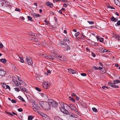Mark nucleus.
<instances>
[{"mask_svg": "<svg viewBox=\"0 0 120 120\" xmlns=\"http://www.w3.org/2000/svg\"><path fill=\"white\" fill-rule=\"evenodd\" d=\"M120 82L119 81V80H114L113 81V82Z\"/></svg>", "mask_w": 120, "mask_h": 120, "instance_id": "e2e57ef3", "label": "nucleus"}, {"mask_svg": "<svg viewBox=\"0 0 120 120\" xmlns=\"http://www.w3.org/2000/svg\"><path fill=\"white\" fill-rule=\"evenodd\" d=\"M98 40L101 42H102L103 41V39L102 38H100Z\"/></svg>", "mask_w": 120, "mask_h": 120, "instance_id": "4c0bfd02", "label": "nucleus"}, {"mask_svg": "<svg viewBox=\"0 0 120 120\" xmlns=\"http://www.w3.org/2000/svg\"><path fill=\"white\" fill-rule=\"evenodd\" d=\"M18 76H16L13 77L12 78V80L14 82H18V81L17 80Z\"/></svg>", "mask_w": 120, "mask_h": 120, "instance_id": "2eb2a0df", "label": "nucleus"}, {"mask_svg": "<svg viewBox=\"0 0 120 120\" xmlns=\"http://www.w3.org/2000/svg\"><path fill=\"white\" fill-rule=\"evenodd\" d=\"M35 89L36 90L39 92H40L41 91V89L38 87H36L35 88Z\"/></svg>", "mask_w": 120, "mask_h": 120, "instance_id": "72a5a7b5", "label": "nucleus"}, {"mask_svg": "<svg viewBox=\"0 0 120 120\" xmlns=\"http://www.w3.org/2000/svg\"><path fill=\"white\" fill-rule=\"evenodd\" d=\"M48 102L49 106L56 107L58 106L57 102L52 99H49L48 100Z\"/></svg>", "mask_w": 120, "mask_h": 120, "instance_id": "20e7f679", "label": "nucleus"}, {"mask_svg": "<svg viewBox=\"0 0 120 120\" xmlns=\"http://www.w3.org/2000/svg\"><path fill=\"white\" fill-rule=\"evenodd\" d=\"M27 18L28 19V20L30 21L31 22L34 21V20L32 19L31 17L30 16H27Z\"/></svg>", "mask_w": 120, "mask_h": 120, "instance_id": "393cba45", "label": "nucleus"}, {"mask_svg": "<svg viewBox=\"0 0 120 120\" xmlns=\"http://www.w3.org/2000/svg\"><path fill=\"white\" fill-rule=\"evenodd\" d=\"M102 69V68L101 67H99L98 68V69L99 70H100V69Z\"/></svg>", "mask_w": 120, "mask_h": 120, "instance_id": "338daca9", "label": "nucleus"}, {"mask_svg": "<svg viewBox=\"0 0 120 120\" xmlns=\"http://www.w3.org/2000/svg\"><path fill=\"white\" fill-rule=\"evenodd\" d=\"M108 8H110V9H115V8H114L111 6H110L109 5L108 6Z\"/></svg>", "mask_w": 120, "mask_h": 120, "instance_id": "a19ab883", "label": "nucleus"}, {"mask_svg": "<svg viewBox=\"0 0 120 120\" xmlns=\"http://www.w3.org/2000/svg\"><path fill=\"white\" fill-rule=\"evenodd\" d=\"M11 101L12 102L14 103H15L17 102L16 101V100L13 99H12Z\"/></svg>", "mask_w": 120, "mask_h": 120, "instance_id": "58836bf2", "label": "nucleus"}, {"mask_svg": "<svg viewBox=\"0 0 120 120\" xmlns=\"http://www.w3.org/2000/svg\"><path fill=\"white\" fill-rule=\"evenodd\" d=\"M32 16L33 18H37L38 17H40L41 16L38 14H36L35 13H33L32 14Z\"/></svg>", "mask_w": 120, "mask_h": 120, "instance_id": "ddd939ff", "label": "nucleus"}, {"mask_svg": "<svg viewBox=\"0 0 120 120\" xmlns=\"http://www.w3.org/2000/svg\"><path fill=\"white\" fill-rule=\"evenodd\" d=\"M71 95H72L71 96L72 97L75 96L76 97V96H77L74 93H72L71 94Z\"/></svg>", "mask_w": 120, "mask_h": 120, "instance_id": "4d7b16f0", "label": "nucleus"}, {"mask_svg": "<svg viewBox=\"0 0 120 120\" xmlns=\"http://www.w3.org/2000/svg\"><path fill=\"white\" fill-rule=\"evenodd\" d=\"M81 75L82 76H85L86 75V73H81Z\"/></svg>", "mask_w": 120, "mask_h": 120, "instance_id": "c03bdc74", "label": "nucleus"}, {"mask_svg": "<svg viewBox=\"0 0 120 120\" xmlns=\"http://www.w3.org/2000/svg\"><path fill=\"white\" fill-rule=\"evenodd\" d=\"M80 33L79 32H77L75 34V36L76 37H77L79 34Z\"/></svg>", "mask_w": 120, "mask_h": 120, "instance_id": "2f4dec72", "label": "nucleus"}, {"mask_svg": "<svg viewBox=\"0 0 120 120\" xmlns=\"http://www.w3.org/2000/svg\"><path fill=\"white\" fill-rule=\"evenodd\" d=\"M92 110L93 111L95 112H97L98 111L97 109L95 107L93 108Z\"/></svg>", "mask_w": 120, "mask_h": 120, "instance_id": "7c9ffc66", "label": "nucleus"}, {"mask_svg": "<svg viewBox=\"0 0 120 120\" xmlns=\"http://www.w3.org/2000/svg\"><path fill=\"white\" fill-rule=\"evenodd\" d=\"M52 56V57L57 58L58 55L56 54L53 52L51 54Z\"/></svg>", "mask_w": 120, "mask_h": 120, "instance_id": "6ab92c4d", "label": "nucleus"}, {"mask_svg": "<svg viewBox=\"0 0 120 120\" xmlns=\"http://www.w3.org/2000/svg\"><path fill=\"white\" fill-rule=\"evenodd\" d=\"M4 46L1 42H0V48H2Z\"/></svg>", "mask_w": 120, "mask_h": 120, "instance_id": "a18cd8bd", "label": "nucleus"}, {"mask_svg": "<svg viewBox=\"0 0 120 120\" xmlns=\"http://www.w3.org/2000/svg\"><path fill=\"white\" fill-rule=\"evenodd\" d=\"M100 51L101 52H104V49H99Z\"/></svg>", "mask_w": 120, "mask_h": 120, "instance_id": "8fccbe9b", "label": "nucleus"}, {"mask_svg": "<svg viewBox=\"0 0 120 120\" xmlns=\"http://www.w3.org/2000/svg\"><path fill=\"white\" fill-rule=\"evenodd\" d=\"M19 98L20 100H21L23 102H25V100L21 96H19L18 97Z\"/></svg>", "mask_w": 120, "mask_h": 120, "instance_id": "bb28decb", "label": "nucleus"}, {"mask_svg": "<svg viewBox=\"0 0 120 120\" xmlns=\"http://www.w3.org/2000/svg\"><path fill=\"white\" fill-rule=\"evenodd\" d=\"M6 88L7 89L8 88L9 90H10L11 88L8 85H7V86H6Z\"/></svg>", "mask_w": 120, "mask_h": 120, "instance_id": "680f3d73", "label": "nucleus"}, {"mask_svg": "<svg viewBox=\"0 0 120 120\" xmlns=\"http://www.w3.org/2000/svg\"><path fill=\"white\" fill-rule=\"evenodd\" d=\"M14 89L17 92H19L20 91V90L19 89L17 88H15Z\"/></svg>", "mask_w": 120, "mask_h": 120, "instance_id": "ea45409f", "label": "nucleus"}, {"mask_svg": "<svg viewBox=\"0 0 120 120\" xmlns=\"http://www.w3.org/2000/svg\"><path fill=\"white\" fill-rule=\"evenodd\" d=\"M69 100L73 101L74 102H75V100L73 98L71 97H69Z\"/></svg>", "mask_w": 120, "mask_h": 120, "instance_id": "c756f323", "label": "nucleus"}, {"mask_svg": "<svg viewBox=\"0 0 120 120\" xmlns=\"http://www.w3.org/2000/svg\"><path fill=\"white\" fill-rule=\"evenodd\" d=\"M69 114V115H70V116H71V117H72L73 116V113H69L68 114Z\"/></svg>", "mask_w": 120, "mask_h": 120, "instance_id": "de8ad7c7", "label": "nucleus"}, {"mask_svg": "<svg viewBox=\"0 0 120 120\" xmlns=\"http://www.w3.org/2000/svg\"><path fill=\"white\" fill-rule=\"evenodd\" d=\"M115 25L116 26H119L120 25V20L118 21L116 24Z\"/></svg>", "mask_w": 120, "mask_h": 120, "instance_id": "473e14b6", "label": "nucleus"}, {"mask_svg": "<svg viewBox=\"0 0 120 120\" xmlns=\"http://www.w3.org/2000/svg\"><path fill=\"white\" fill-rule=\"evenodd\" d=\"M26 63L29 65H31L33 64L32 59L30 57H28L26 58Z\"/></svg>", "mask_w": 120, "mask_h": 120, "instance_id": "39448f33", "label": "nucleus"}, {"mask_svg": "<svg viewBox=\"0 0 120 120\" xmlns=\"http://www.w3.org/2000/svg\"><path fill=\"white\" fill-rule=\"evenodd\" d=\"M98 44L97 43H95L94 44V45L95 46H98Z\"/></svg>", "mask_w": 120, "mask_h": 120, "instance_id": "13d9d810", "label": "nucleus"}, {"mask_svg": "<svg viewBox=\"0 0 120 120\" xmlns=\"http://www.w3.org/2000/svg\"><path fill=\"white\" fill-rule=\"evenodd\" d=\"M6 72L3 69H0V75L3 76L5 74Z\"/></svg>", "mask_w": 120, "mask_h": 120, "instance_id": "f8f14e48", "label": "nucleus"}, {"mask_svg": "<svg viewBox=\"0 0 120 120\" xmlns=\"http://www.w3.org/2000/svg\"><path fill=\"white\" fill-rule=\"evenodd\" d=\"M99 64L101 66H103V64H102L101 62H99Z\"/></svg>", "mask_w": 120, "mask_h": 120, "instance_id": "774afa93", "label": "nucleus"}, {"mask_svg": "<svg viewBox=\"0 0 120 120\" xmlns=\"http://www.w3.org/2000/svg\"><path fill=\"white\" fill-rule=\"evenodd\" d=\"M62 119L60 117L58 116H55L54 118V120H62Z\"/></svg>", "mask_w": 120, "mask_h": 120, "instance_id": "a878e982", "label": "nucleus"}, {"mask_svg": "<svg viewBox=\"0 0 120 120\" xmlns=\"http://www.w3.org/2000/svg\"><path fill=\"white\" fill-rule=\"evenodd\" d=\"M19 58L20 59V62L22 63H23L24 62V61L23 60V59L21 57H19Z\"/></svg>", "mask_w": 120, "mask_h": 120, "instance_id": "37998d69", "label": "nucleus"}, {"mask_svg": "<svg viewBox=\"0 0 120 120\" xmlns=\"http://www.w3.org/2000/svg\"><path fill=\"white\" fill-rule=\"evenodd\" d=\"M71 109L73 110H76V108L75 106L73 104H69V109Z\"/></svg>", "mask_w": 120, "mask_h": 120, "instance_id": "1a4fd4ad", "label": "nucleus"}, {"mask_svg": "<svg viewBox=\"0 0 120 120\" xmlns=\"http://www.w3.org/2000/svg\"><path fill=\"white\" fill-rule=\"evenodd\" d=\"M46 4L47 5L51 8L52 7L53 5L52 4L49 2L46 3Z\"/></svg>", "mask_w": 120, "mask_h": 120, "instance_id": "a211bd4d", "label": "nucleus"}, {"mask_svg": "<svg viewBox=\"0 0 120 120\" xmlns=\"http://www.w3.org/2000/svg\"><path fill=\"white\" fill-rule=\"evenodd\" d=\"M66 45V46L67 47V49H70V47H69V45Z\"/></svg>", "mask_w": 120, "mask_h": 120, "instance_id": "0e129e2a", "label": "nucleus"}, {"mask_svg": "<svg viewBox=\"0 0 120 120\" xmlns=\"http://www.w3.org/2000/svg\"><path fill=\"white\" fill-rule=\"evenodd\" d=\"M1 3L0 4V8H6L7 9H11V7L9 4V3L8 2L3 0H1Z\"/></svg>", "mask_w": 120, "mask_h": 120, "instance_id": "f03ea898", "label": "nucleus"}, {"mask_svg": "<svg viewBox=\"0 0 120 120\" xmlns=\"http://www.w3.org/2000/svg\"><path fill=\"white\" fill-rule=\"evenodd\" d=\"M19 118L20 119L22 120L23 118V117L21 115H19L18 116Z\"/></svg>", "mask_w": 120, "mask_h": 120, "instance_id": "09e8293b", "label": "nucleus"}, {"mask_svg": "<svg viewBox=\"0 0 120 120\" xmlns=\"http://www.w3.org/2000/svg\"><path fill=\"white\" fill-rule=\"evenodd\" d=\"M39 103L40 105L43 109L45 110H48L50 108L48 102L40 101L39 102Z\"/></svg>", "mask_w": 120, "mask_h": 120, "instance_id": "7ed1b4c3", "label": "nucleus"}, {"mask_svg": "<svg viewBox=\"0 0 120 120\" xmlns=\"http://www.w3.org/2000/svg\"><path fill=\"white\" fill-rule=\"evenodd\" d=\"M57 58L62 61H66L67 60V59L65 57L62 56H61L58 55Z\"/></svg>", "mask_w": 120, "mask_h": 120, "instance_id": "423d86ee", "label": "nucleus"}, {"mask_svg": "<svg viewBox=\"0 0 120 120\" xmlns=\"http://www.w3.org/2000/svg\"><path fill=\"white\" fill-rule=\"evenodd\" d=\"M20 89L21 90H22V91L23 92H25L27 93H29V92L28 90L26 88L23 87H20Z\"/></svg>", "mask_w": 120, "mask_h": 120, "instance_id": "4468645a", "label": "nucleus"}, {"mask_svg": "<svg viewBox=\"0 0 120 120\" xmlns=\"http://www.w3.org/2000/svg\"><path fill=\"white\" fill-rule=\"evenodd\" d=\"M40 56H42V57H46H46L47 56L45 54H40Z\"/></svg>", "mask_w": 120, "mask_h": 120, "instance_id": "f704fd0d", "label": "nucleus"}, {"mask_svg": "<svg viewBox=\"0 0 120 120\" xmlns=\"http://www.w3.org/2000/svg\"><path fill=\"white\" fill-rule=\"evenodd\" d=\"M63 41H64V45L65 46H66L67 45V43H68L69 42V39L68 38L67 39L66 38H65L63 40Z\"/></svg>", "mask_w": 120, "mask_h": 120, "instance_id": "9d476101", "label": "nucleus"}, {"mask_svg": "<svg viewBox=\"0 0 120 120\" xmlns=\"http://www.w3.org/2000/svg\"><path fill=\"white\" fill-rule=\"evenodd\" d=\"M33 40L35 41H38V39L36 38H34Z\"/></svg>", "mask_w": 120, "mask_h": 120, "instance_id": "bf43d9fd", "label": "nucleus"}, {"mask_svg": "<svg viewBox=\"0 0 120 120\" xmlns=\"http://www.w3.org/2000/svg\"><path fill=\"white\" fill-rule=\"evenodd\" d=\"M41 45L43 46H45V42H44L41 44Z\"/></svg>", "mask_w": 120, "mask_h": 120, "instance_id": "6e6d98bb", "label": "nucleus"}, {"mask_svg": "<svg viewBox=\"0 0 120 120\" xmlns=\"http://www.w3.org/2000/svg\"><path fill=\"white\" fill-rule=\"evenodd\" d=\"M6 113L8 114H9V115H11V116H13V114H12V113H11L10 112H6Z\"/></svg>", "mask_w": 120, "mask_h": 120, "instance_id": "3c124183", "label": "nucleus"}, {"mask_svg": "<svg viewBox=\"0 0 120 120\" xmlns=\"http://www.w3.org/2000/svg\"><path fill=\"white\" fill-rule=\"evenodd\" d=\"M18 111L19 112H21L23 111L22 109L21 108H19L18 109Z\"/></svg>", "mask_w": 120, "mask_h": 120, "instance_id": "49530a36", "label": "nucleus"}, {"mask_svg": "<svg viewBox=\"0 0 120 120\" xmlns=\"http://www.w3.org/2000/svg\"><path fill=\"white\" fill-rule=\"evenodd\" d=\"M0 61L3 63L4 64L6 63V61H7V60L5 58L4 59H1L0 60Z\"/></svg>", "mask_w": 120, "mask_h": 120, "instance_id": "aec40b11", "label": "nucleus"}, {"mask_svg": "<svg viewBox=\"0 0 120 120\" xmlns=\"http://www.w3.org/2000/svg\"><path fill=\"white\" fill-rule=\"evenodd\" d=\"M21 80V79L18 76L17 80L18 81V82H21L22 81Z\"/></svg>", "mask_w": 120, "mask_h": 120, "instance_id": "e433bc0d", "label": "nucleus"}, {"mask_svg": "<svg viewBox=\"0 0 120 120\" xmlns=\"http://www.w3.org/2000/svg\"><path fill=\"white\" fill-rule=\"evenodd\" d=\"M58 44L60 45H61V46H63L64 45V41H63V40L62 41L61 40V41H60L58 43Z\"/></svg>", "mask_w": 120, "mask_h": 120, "instance_id": "412c9836", "label": "nucleus"}, {"mask_svg": "<svg viewBox=\"0 0 120 120\" xmlns=\"http://www.w3.org/2000/svg\"><path fill=\"white\" fill-rule=\"evenodd\" d=\"M1 85H2L3 87L5 89H6V86L7 85L4 84V83H1Z\"/></svg>", "mask_w": 120, "mask_h": 120, "instance_id": "c85d7f7f", "label": "nucleus"}, {"mask_svg": "<svg viewBox=\"0 0 120 120\" xmlns=\"http://www.w3.org/2000/svg\"><path fill=\"white\" fill-rule=\"evenodd\" d=\"M43 83V86L45 89H47L50 86L48 84V83Z\"/></svg>", "mask_w": 120, "mask_h": 120, "instance_id": "6e6552de", "label": "nucleus"}, {"mask_svg": "<svg viewBox=\"0 0 120 120\" xmlns=\"http://www.w3.org/2000/svg\"><path fill=\"white\" fill-rule=\"evenodd\" d=\"M33 107H34L33 109L35 111L37 112L38 110L39 107L37 105L35 104H32Z\"/></svg>", "mask_w": 120, "mask_h": 120, "instance_id": "0eeeda50", "label": "nucleus"}, {"mask_svg": "<svg viewBox=\"0 0 120 120\" xmlns=\"http://www.w3.org/2000/svg\"><path fill=\"white\" fill-rule=\"evenodd\" d=\"M34 117L32 116H29L28 117V120H32Z\"/></svg>", "mask_w": 120, "mask_h": 120, "instance_id": "cd10ccee", "label": "nucleus"}, {"mask_svg": "<svg viewBox=\"0 0 120 120\" xmlns=\"http://www.w3.org/2000/svg\"><path fill=\"white\" fill-rule=\"evenodd\" d=\"M72 117L75 118H76L77 117V116L76 115L73 114V115Z\"/></svg>", "mask_w": 120, "mask_h": 120, "instance_id": "603ef678", "label": "nucleus"}, {"mask_svg": "<svg viewBox=\"0 0 120 120\" xmlns=\"http://www.w3.org/2000/svg\"><path fill=\"white\" fill-rule=\"evenodd\" d=\"M60 106L59 107L60 111L66 114H68L69 112L68 111L66 110V109H69V105L62 103L60 104Z\"/></svg>", "mask_w": 120, "mask_h": 120, "instance_id": "f257e3e1", "label": "nucleus"}, {"mask_svg": "<svg viewBox=\"0 0 120 120\" xmlns=\"http://www.w3.org/2000/svg\"><path fill=\"white\" fill-rule=\"evenodd\" d=\"M87 22L90 24H94V22L93 21H88Z\"/></svg>", "mask_w": 120, "mask_h": 120, "instance_id": "c9c22d12", "label": "nucleus"}, {"mask_svg": "<svg viewBox=\"0 0 120 120\" xmlns=\"http://www.w3.org/2000/svg\"><path fill=\"white\" fill-rule=\"evenodd\" d=\"M111 20L113 22H116L117 20V19H116L113 16L111 18Z\"/></svg>", "mask_w": 120, "mask_h": 120, "instance_id": "5701e85b", "label": "nucleus"}, {"mask_svg": "<svg viewBox=\"0 0 120 120\" xmlns=\"http://www.w3.org/2000/svg\"><path fill=\"white\" fill-rule=\"evenodd\" d=\"M68 71L69 73L72 74H75L76 72V71L71 69H68Z\"/></svg>", "mask_w": 120, "mask_h": 120, "instance_id": "f3484780", "label": "nucleus"}, {"mask_svg": "<svg viewBox=\"0 0 120 120\" xmlns=\"http://www.w3.org/2000/svg\"><path fill=\"white\" fill-rule=\"evenodd\" d=\"M15 10L16 11L20 12L21 11L20 9L19 8H16L15 9Z\"/></svg>", "mask_w": 120, "mask_h": 120, "instance_id": "864d4df0", "label": "nucleus"}, {"mask_svg": "<svg viewBox=\"0 0 120 120\" xmlns=\"http://www.w3.org/2000/svg\"><path fill=\"white\" fill-rule=\"evenodd\" d=\"M44 22L46 23V25H48V21H47L46 19L45 20Z\"/></svg>", "mask_w": 120, "mask_h": 120, "instance_id": "5fc2aeb1", "label": "nucleus"}, {"mask_svg": "<svg viewBox=\"0 0 120 120\" xmlns=\"http://www.w3.org/2000/svg\"><path fill=\"white\" fill-rule=\"evenodd\" d=\"M38 114L41 116L42 117H43L44 116V114L43 113L40 112L39 110L37 111V112Z\"/></svg>", "mask_w": 120, "mask_h": 120, "instance_id": "4be33fe9", "label": "nucleus"}, {"mask_svg": "<svg viewBox=\"0 0 120 120\" xmlns=\"http://www.w3.org/2000/svg\"><path fill=\"white\" fill-rule=\"evenodd\" d=\"M46 58L52 60H53L54 59V58L52 57V56L49 55H48L47 56Z\"/></svg>", "mask_w": 120, "mask_h": 120, "instance_id": "b1692460", "label": "nucleus"}, {"mask_svg": "<svg viewBox=\"0 0 120 120\" xmlns=\"http://www.w3.org/2000/svg\"><path fill=\"white\" fill-rule=\"evenodd\" d=\"M116 83H108V84L109 86H111L113 87L118 88V85H115Z\"/></svg>", "mask_w": 120, "mask_h": 120, "instance_id": "9b49d317", "label": "nucleus"}, {"mask_svg": "<svg viewBox=\"0 0 120 120\" xmlns=\"http://www.w3.org/2000/svg\"><path fill=\"white\" fill-rule=\"evenodd\" d=\"M30 35L32 36H33L35 37H36V36H37L35 34L33 33H32L31 34H30Z\"/></svg>", "mask_w": 120, "mask_h": 120, "instance_id": "79ce46f5", "label": "nucleus"}, {"mask_svg": "<svg viewBox=\"0 0 120 120\" xmlns=\"http://www.w3.org/2000/svg\"><path fill=\"white\" fill-rule=\"evenodd\" d=\"M92 56H93V57H95L96 56L95 54L93 52H92Z\"/></svg>", "mask_w": 120, "mask_h": 120, "instance_id": "052dcab7", "label": "nucleus"}, {"mask_svg": "<svg viewBox=\"0 0 120 120\" xmlns=\"http://www.w3.org/2000/svg\"><path fill=\"white\" fill-rule=\"evenodd\" d=\"M40 95L43 99H47L48 98L47 96L45 94L43 93H41Z\"/></svg>", "mask_w": 120, "mask_h": 120, "instance_id": "dca6fc26", "label": "nucleus"}, {"mask_svg": "<svg viewBox=\"0 0 120 120\" xmlns=\"http://www.w3.org/2000/svg\"><path fill=\"white\" fill-rule=\"evenodd\" d=\"M102 88L103 89H105V90H107V89H106L105 86H103L102 87Z\"/></svg>", "mask_w": 120, "mask_h": 120, "instance_id": "69168bd1", "label": "nucleus"}]
</instances>
